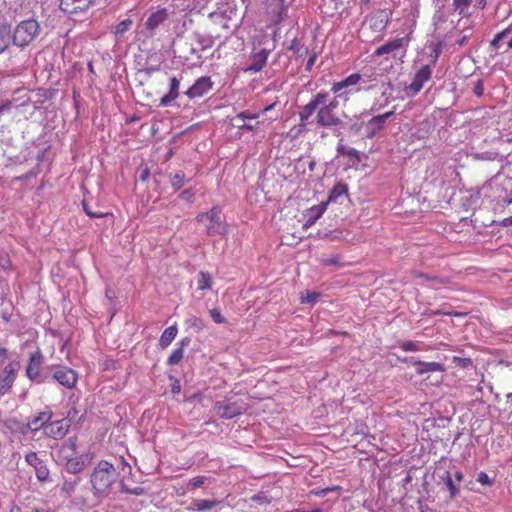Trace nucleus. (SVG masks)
Returning <instances> with one entry per match:
<instances>
[{
  "instance_id": "obj_1",
  "label": "nucleus",
  "mask_w": 512,
  "mask_h": 512,
  "mask_svg": "<svg viewBox=\"0 0 512 512\" xmlns=\"http://www.w3.org/2000/svg\"><path fill=\"white\" fill-rule=\"evenodd\" d=\"M116 476V469L112 463L106 460L99 461L90 476L94 495L97 497L107 496L116 481Z\"/></svg>"
},
{
  "instance_id": "obj_2",
  "label": "nucleus",
  "mask_w": 512,
  "mask_h": 512,
  "mask_svg": "<svg viewBox=\"0 0 512 512\" xmlns=\"http://www.w3.org/2000/svg\"><path fill=\"white\" fill-rule=\"evenodd\" d=\"M362 76L359 73H352L345 79L334 82L331 86V92L334 94V98L338 101H349L350 97L360 92L358 87Z\"/></svg>"
},
{
  "instance_id": "obj_3",
  "label": "nucleus",
  "mask_w": 512,
  "mask_h": 512,
  "mask_svg": "<svg viewBox=\"0 0 512 512\" xmlns=\"http://www.w3.org/2000/svg\"><path fill=\"white\" fill-rule=\"evenodd\" d=\"M39 33L40 25L36 20H23L15 27L12 40L14 45L23 48L29 45Z\"/></svg>"
},
{
  "instance_id": "obj_4",
  "label": "nucleus",
  "mask_w": 512,
  "mask_h": 512,
  "mask_svg": "<svg viewBox=\"0 0 512 512\" xmlns=\"http://www.w3.org/2000/svg\"><path fill=\"white\" fill-rule=\"evenodd\" d=\"M195 220L197 222L208 220L206 225L208 235H226L228 233V224L222 219L219 207L215 206L207 212L197 214Z\"/></svg>"
},
{
  "instance_id": "obj_5",
  "label": "nucleus",
  "mask_w": 512,
  "mask_h": 512,
  "mask_svg": "<svg viewBox=\"0 0 512 512\" xmlns=\"http://www.w3.org/2000/svg\"><path fill=\"white\" fill-rule=\"evenodd\" d=\"M339 101L332 99L328 104L322 105L316 114V123L321 127H337L342 120L338 114Z\"/></svg>"
},
{
  "instance_id": "obj_6",
  "label": "nucleus",
  "mask_w": 512,
  "mask_h": 512,
  "mask_svg": "<svg viewBox=\"0 0 512 512\" xmlns=\"http://www.w3.org/2000/svg\"><path fill=\"white\" fill-rule=\"evenodd\" d=\"M19 362L12 361L8 363L0 373V395L9 393L16 379Z\"/></svg>"
},
{
  "instance_id": "obj_7",
  "label": "nucleus",
  "mask_w": 512,
  "mask_h": 512,
  "mask_svg": "<svg viewBox=\"0 0 512 512\" xmlns=\"http://www.w3.org/2000/svg\"><path fill=\"white\" fill-rule=\"evenodd\" d=\"M408 45V40L405 38H395L392 40H389L385 44L379 46L374 52V57H380L384 55H392L395 57L397 55L398 51H403V54H405L406 47Z\"/></svg>"
},
{
  "instance_id": "obj_8",
  "label": "nucleus",
  "mask_w": 512,
  "mask_h": 512,
  "mask_svg": "<svg viewBox=\"0 0 512 512\" xmlns=\"http://www.w3.org/2000/svg\"><path fill=\"white\" fill-rule=\"evenodd\" d=\"M432 76V69L429 65H423L414 75V78L409 86L406 87V91L409 95L414 96L424 86V83L427 82Z\"/></svg>"
},
{
  "instance_id": "obj_9",
  "label": "nucleus",
  "mask_w": 512,
  "mask_h": 512,
  "mask_svg": "<svg viewBox=\"0 0 512 512\" xmlns=\"http://www.w3.org/2000/svg\"><path fill=\"white\" fill-rule=\"evenodd\" d=\"M69 429V420L60 419L52 421L51 419L48 425L45 426L44 435L55 440H60L67 435Z\"/></svg>"
},
{
  "instance_id": "obj_10",
  "label": "nucleus",
  "mask_w": 512,
  "mask_h": 512,
  "mask_svg": "<svg viewBox=\"0 0 512 512\" xmlns=\"http://www.w3.org/2000/svg\"><path fill=\"white\" fill-rule=\"evenodd\" d=\"M214 410L220 418L231 419L242 414L245 408L237 402H216Z\"/></svg>"
},
{
  "instance_id": "obj_11",
  "label": "nucleus",
  "mask_w": 512,
  "mask_h": 512,
  "mask_svg": "<svg viewBox=\"0 0 512 512\" xmlns=\"http://www.w3.org/2000/svg\"><path fill=\"white\" fill-rule=\"evenodd\" d=\"M91 460H92L91 454L78 453L73 458L62 463V465L65 466V469L68 473L79 474L85 470V468L90 464Z\"/></svg>"
},
{
  "instance_id": "obj_12",
  "label": "nucleus",
  "mask_w": 512,
  "mask_h": 512,
  "mask_svg": "<svg viewBox=\"0 0 512 512\" xmlns=\"http://www.w3.org/2000/svg\"><path fill=\"white\" fill-rule=\"evenodd\" d=\"M78 453V438L76 436H72L61 444L57 452V458L58 461L62 464L76 456Z\"/></svg>"
},
{
  "instance_id": "obj_13",
  "label": "nucleus",
  "mask_w": 512,
  "mask_h": 512,
  "mask_svg": "<svg viewBox=\"0 0 512 512\" xmlns=\"http://www.w3.org/2000/svg\"><path fill=\"white\" fill-rule=\"evenodd\" d=\"M213 82L209 76H203L198 78L195 83L185 92L190 98H198L205 95L209 90L212 89Z\"/></svg>"
},
{
  "instance_id": "obj_14",
  "label": "nucleus",
  "mask_w": 512,
  "mask_h": 512,
  "mask_svg": "<svg viewBox=\"0 0 512 512\" xmlns=\"http://www.w3.org/2000/svg\"><path fill=\"white\" fill-rule=\"evenodd\" d=\"M53 378L67 389L75 387L78 376L76 372L68 367H61L53 373Z\"/></svg>"
},
{
  "instance_id": "obj_15",
  "label": "nucleus",
  "mask_w": 512,
  "mask_h": 512,
  "mask_svg": "<svg viewBox=\"0 0 512 512\" xmlns=\"http://www.w3.org/2000/svg\"><path fill=\"white\" fill-rule=\"evenodd\" d=\"M26 462L33 466L36 471V477L39 481L44 482L49 478V469L36 452H30L25 456Z\"/></svg>"
},
{
  "instance_id": "obj_16",
  "label": "nucleus",
  "mask_w": 512,
  "mask_h": 512,
  "mask_svg": "<svg viewBox=\"0 0 512 512\" xmlns=\"http://www.w3.org/2000/svg\"><path fill=\"white\" fill-rule=\"evenodd\" d=\"M95 0H61L60 9L68 14H77L89 9Z\"/></svg>"
},
{
  "instance_id": "obj_17",
  "label": "nucleus",
  "mask_w": 512,
  "mask_h": 512,
  "mask_svg": "<svg viewBox=\"0 0 512 512\" xmlns=\"http://www.w3.org/2000/svg\"><path fill=\"white\" fill-rule=\"evenodd\" d=\"M52 417V410L47 408L46 410L39 412L36 416L31 417L27 422V426L32 432L43 430L44 434L45 426L48 425V422L52 419Z\"/></svg>"
},
{
  "instance_id": "obj_18",
  "label": "nucleus",
  "mask_w": 512,
  "mask_h": 512,
  "mask_svg": "<svg viewBox=\"0 0 512 512\" xmlns=\"http://www.w3.org/2000/svg\"><path fill=\"white\" fill-rule=\"evenodd\" d=\"M44 357L40 350L35 351L30 355L27 367L26 376L34 381L40 376V369L43 364Z\"/></svg>"
},
{
  "instance_id": "obj_19",
  "label": "nucleus",
  "mask_w": 512,
  "mask_h": 512,
  "mask_svg": "<svg viewBox=\"0 0 512 512\" xmlns=\"http://www.w3.org/2000/svg\"><path fill=\"white\" fill-rule=\"evenodd\" d=\"M370 28L375 32L383 31L389 23V15L385 10H379L367 17Z\"/></svg>"
},
{
  "instance_id": "obj_20",
  "label": "nucleus",
  "mask_w": 512,
  "mask_h": 512,
  "mask_svg": "<svg viewBox=\"0 0 512 512\" xmlns=\"http://www.w3.org/2000/svg\"><path fill=\"white\" fill-rule=\"evenodd\" d=\"M391 115H393L392 111L371 118L366 124L367 137H373L376 133L382 130L386 120Z\"/></svg>"
},
{
  "instance_id": "obj_21",
  "label": "nucleus",
  "mask_w": 512,
  "mask_h": 512,
  "mask_svg": "<svg viewBox=\"0 0 512 512\" xmlns=\"http://www.w3.org/2000/svg\"><path fill=\"white\" fill-rule=\"evenodd\" d=\"M180 81L174 76L170 79L169 92L160 99L161 106L170 105L179 96Z\"/></svg>"
},
{
  "instance_id": "obj_22",
  "label": "nucleus",
  "mask_w": 512,
  "mask_h": 512,
  "mask_svg": "<svg viewBox=\"0 0 512 512\" xmlns=\"http://www.w3.org/2000/svg\"><path fill=\"white\" fill-rule=\"evenodd\" d=\"M168 17V13L166 9H159L156 12L152 13L146 20V27L149 30L156 29L159 25H161Z\"/></svg>"
},
{
  "instance_id": "obj_23",
  "label": "nucleus",
  "mask_w": 512,
  "mask_h": 512,
  "mask_svg": "<svg viewBox=\"0 0 512 512\" xmlns=\"http://www.w3.org/2000/svg\"><path fill=\"white\" fill-rule=\"evenodd\" d=\"M220 501L218 500H209V499H199L194 500L190 506L186 508L187 511H207L215 508Z\"/></svg>"
},
{
  "instance_id": "obj_24",
  "label": "nucleus",
  "mask_w": 512,
  "mask_h": 512,
  "mask_svg": "<svg viewBox=\"0 0 512 512\" xmlns=\"http://www.w3.org/2000/svg\"><path fill=\"white\" fill-rule=\"evenodd\" d=\"M413 364L415 366H418V368L416 369V373L418 375H423L428 372H438L444 370L443 365L438 362H424L421 360H417Z\"/></svg>"
},
{
  "instance_id": "obj_25",
  "label": "nucleus",
  "mask_w": 512,
  "mask_h": 512,
  "mask_svg": "<svg viewBox=\"0 0 512 512\" xmlns=\"http://www.w3.org/2000/svg\"><path fill=\"white\" fill-rule=\"evenodd\" d=\"M268 58V51L261 50L253 55V62L246 68V71L259 72L266 65Z\"/></svg>"
},
{
  "instance_id": "obj_26",
  "label": "nucleus",
  "mask_w": 512,
  "mask_h": 512,
  "mask_svg": "<svg viewBox=\"0 0 512 512\" xmlns=\"http://www.w3.org/2000/svg\"><path fill=\"white\" fill-rule=\"evenodd\" d=\"M190 340L184 338L180 341V347L174 349L167 359V364L170 366L177 365L184 357V348L189 344Z\"/></svg>"
},
{
  "instance_id": "obj_27",
  "label": "nucleus",
  "mask_w": 512,
  "mask_h": 512,
  "mask_svg": "<svg viewBox=\"0 0 512 512\" xmlns=\"http://www.w3.org/2000/svg\"><path fill=\"white\" fill-rule=\"evenodd\" d=\"M178 333V328L176 325H172L168 328H166L163 333L161 334L159 345L162 349L167 348L172 341L176 338Z\"/></svg>"
},
{
  "instance_id": "obj_28",
  "label": "nucleus",
  "mask_w": 512,
  "mask_h": 512,
  "mask_svg": "<svg viewBox=\"0 0 512 512\" xmlns=\"http://www.w3.org/2000/svg\"><path fill=\"white\" fill-rule=\"evenodd\" d=\"M414 277L424 279L432 283L431 287L436 288L439 285H446L450 283V279L448 277L442 276H429L427 274L421 272H414Z\"/></svg>"
},
{
  "instance_id": "obj_29",
  "label": "nucleus",
  "mask_w": 512,
  "mask_h": 512,
  "mask_svg": "<svg viewBox=\"0 0 512 512\" xmlns=\"http://www.w3.org/2000/svg\"><path fill=\"white\" fill-rule=\"evenodd\" d=\"M348 193V187L345 183H337L330 192L328 202H336L340 197Z\"/></svg>"
},
{
  "instance_id": "obj_30",
  "label": "nucleus",
  "mask_w": 512,
  "mask_h": 512,
  "mask_svg": "<svg viewBox=\"0 0 512 512\" xmlns=\"http://www.w3.org/2000/svg\"><path fill=\"white\" fill-rule=\"evenodd\" d=\"M11 31L8 26H0V54L6 51L10 45Z\"/></svg>"
},
{
  "instance_id": "obj_31",
  "label": "nucleus",
  "mask_w": 512,
  "mask_h": 512,
  "mask_svg": "<svg viewBox=\"0 0 512 512\" xmlns=\"http://www.w3.org/2000/svg\"><path fill=\"white\" fill-rule=\"evenodd\" d=\"M198 290H208L212 288L213 280L208 272L200 271L198 273Z\"/></svg>"
},
{
  "instance_id": "obj_32",
  "label": "nucleus",
  "mask_w": 512,
  "mask_h": 512,
  "mask_svg": "<svg viewBox=\"0 0 512 512\" xmlns=\"http://www.w3.org/2000/svg\"><path fill=\"white\" fill-rule=\"evenodd\" d=\"M326 206H327V202L326 203H321L320 205H316V206H313L311 209H310V217L309 219L307 220L306 224L304 225L305 227L307 226H310L312 225L318 218H320L322 216V214L325 212L326 210Z\"/></svg>"
},
{
  "instance_id": "obj_33",
  "label": "nucleus",
  "mask_w": 512,
  "mask_h": 512,
  "mask_svg": "<svg viewBox=\"0 0 512 512\" xmlns=\"http://www.w3.org/2000/svg\"><path fill=\"white\" fill-rule=\"evenodd\" d=\"M82 206H83L84 212L90 218H107V217L114 218V214L112 212H96V211H94V209H91L85 200H83Z\"/></svg>"
},
{
  "instance_id": "obj_34",
  "label": "nucleus",
  "mask_w": 512,
  "mask_h": 512,
  "mask_svg": "<svg viewBox=\"0 0 512 512\" xmlns=\"http://www.w3.org/2000/svg\"><path fill=\"white\" fill-rule=\"evenodd\" d=\"M472 4V0H453L454 10L461 16L468 15V10L470 5Z\"/></svg>"
},
{
  "instance_id": "obj_35",
  "label": "nucleus",
  "mask_w": 512,
  "mask_h": 512,
  "mask_svg": "<svg viewBox=\"0 0 512 512\" xmlns=\"http://www.w3.org/2000/svg\"><path fill=\"white\" fill-rule=\"evenodd\" d=\"M512 33V25H509L507 28H505L504 30L498 32L495 37L493 38V40L490 42V46L494 49H499L500 47V42L506 38L508 35H510Z\"/></svg>"
},
{
  "instance_id": "obj_36",
  "label": "nucleus",
  "mask_w": 512,
  "mask_h": 512,
  "mask_svg": "<svg viewBox=\"0 0 512 512\" xmlns=\"http://www.w3.org/2000/svg\"><path fill=\"white\" fill-rule=\"evenodd\" d=\"M270 5H274L272 12L275 13L278 17H282L283 14L287 12V7L285 5V0H267Z\"/></svg>"
},
{
  "instance_id": "obj_37",
  "label": "nucleus",
  "mask_w": 512,
  "mask_h": 512,
  "mask_svg": "<svg viewBox=\"0 0 512 512\" xmlns=\"http://www.w3.org/2000/svg\"><path fill=\"white\" fill-rule=\"evenodd\" d=\"M133 21L130 18H126L122 20L120 23H118L114 28V34L116 36H122L124 33H126L132 26Z\"/></svg>"
},
{
  "instance_id": "obj_38",
  "label": "nucleus",
  "mask_w": 512,
  "mask_h": 512,
  "mask_svg": "<svg viewBox=\"0 0 512 512\" xmlns=\"http://www.w3.org/2000/svg\"><path fill=\"white\" fill-rule=\"evenodd\" d=\"M320 294L314 291L306 290L301 293L300 301L301 303L314 304L317 302Z\"/></svg>"
},
{
  "instance_id": "obj_39",
  "label": "nucleus",
  "mask_w": 512,
  "mask_h": 512,
  "mask_svg": "<svg viewBox=\"0 0 512 512\" xmlns=\"http://www.w3.org/2000/svg\"><path fill=\"white\" fill-rule=\"evenodd\" d=\"M320 263L323 266H342L341 256L338 254L331 255L329 257H322Z\"/></svg>"
},
{
  "instance_id": "obj_40",
  "label": "nucleus",
  "mask_w": 512,
  "mask_h": 512,
  "mask_svg": "<svg viewBox=\"0 0 512 512\" xmlns=\"http://www.w3.org/2000/svg\"><path fill=\"white\" fill-rule=\"evenodd\" d=\"M121 492L135 495V496H141L145 493V489L141 486H136L134 488L129 487L124 481H121L120 483Z\"/></svg>"
},
{
  "instance_id": "obj_41",
  "label": "nucleus",
  "mask_w": 512,
  "mask_h": 512,
  "mask_svg": "<svg viewBox=\"0 0 512 512\" xmlns=\"http://www.w3.org/2000/svg\"><path fill=\"white\" fill-rule=\"evenodd\" d=\"M327 97H328V92L321 91V92H318L310 101L317 108H320L322 105L327 104L326 103Z\"/></svg>"
},
{
  "instance_id": "obj_42",
  "label": "nucleus",
  "mask_w": 512,
  "mask_h": 512,
  "mask_svg": "<svg viewBox=\"0 0 512 512\" xmlns=\"http://www.w3.org/2000/svg\"><path fill=\"white\" fill-rule=\"evenodd\" d=\"M444 481H445V484L450 492L451 497L456 496L458 493V488L454 484L450 472L447 471L445 473Z\"/></svg>"
},
{
  "instance_id": "obj_43",
  "label": "nucleus",
  "mask_w": 512,
  "mask_h": 512,
  "mask_svg": "<svg viewBox=\"0 0 512 512\" xmlns=\"http://www.w3.org/2000/svg\"><path fill=\"white\" fill-rule=\"evenodd\" d=\"M185 179V174L183 172L176 173L170 179L171 185L175 190H178L182 187Z\"/></svg>"
},
{
  "instance_id": "obj_44",
  "label": "nucleus",
  "mask_w": 512,
  "mask_h": 512,
  "mask_svg": "<svg viewBox=\"0 0 512 512\" xmlns=\"http://www.w3.org/2000/svg\"><path fill=\"white\" fill-rule=\"evenodd\" d=\"M400 348L405 352H415L421 350L419 344L411 340L402 342Z\"/></svg>"
},
{
  "instance_id": "obj_45",
  "label": "nucleus",
  "mask_w": 512,
  "mask_h": 512,
  "mask_svg": "<svg viewBox=\"0 0 512 512\" xmlns=\"http://www.w3.org/2000/svg\"><path fill=\"white\" fill-rule=\"evenodd\" d=\"M317 107L309 101L306 105L303 106L299 115H303L304 117L311 118V116L315 113Z\"/></svg>"
},
{
  "instance_id": "obj_46",
  "label": "nucleus",
  "mask_w": 512,
  "mask_h": 512,
  "mask_svg": "<svg viewBox=\"0 0 512 512\" xmlns=\"http://www.w3.org/2000/svg\"><path fill=\"white\" fill-rule=\"evenodd\" d=\"M338 152L341 155H346V156H349L351 158H358V154H359L356 149L350 148V147H347V146H344V145H339Z\"/></svg>"
},
{
  "instance_id": "obj_47",
  "label": "nucleus",
  "mask_w": 512,
  "mask_h": 512,
  "mask_svg": "<svg viewBox=\"0 0 512 512\" xmlns=\"http://www.w3.org/2000/svg\"><path fill=\"white\" fill-rule=\"evenodd\" d=\"M309 119L308 117H304L303 115H299V124H298V127H297V132L296 134H301L303 133L304 131L307 130V126L309 125Z\"/></svg>"
},
{
  "instance_id": "obj_48",
  "label": "nucleus",
  "mask_w": 512,
  "mask_h": 512,
  "mask_svg": "<svg viewBox=\"0 0 512 512\" xmlns=\"http://www.w3.org/2000/svg\"><path fill=\"white\" fill-rule=\"evenodd\" d=\"M210 316L213 321L217 324H222L225 322L224 316L221 314L220 310L217 308H213L210 310Z\"/></svg>"
},
{
  "instance_id": "obj_49",
  "label": "nucleus",
  "mask_w": 512,
  "mask_h": 512,
  "mask_svg": "<svg viewBox=\"0 0 512 512\" xmlns=\"http://www.w3.org/2000/svg\"><path fill=\"white\" fill-rule=\"evenodd\" d=\"M453 363L456 364V366L466 368L472 365V360L470 358H462L458 356L453 357Z\"/></svg>"
},
{
  "instance_id": "obj_50",
  "label": "nucleus",
  "mask_w": 512,
  "mask_h": 512,
  "mask_svg": "<svg viewBox=\"0 0 512 512\" xmlns=\"http://www.w3.org/2000/svg\"><path fill=\"white\" fill-rule=\"evenodd\" d=\"M205 481H206V477L196 476L189 481V487L191 489H195L197 487L202 486L205 483Z\"/></svg>"
},
{
  "instance_id": "obj_51",
  "label": "nucleus",
  "mask_w": 512,
  "mask_h": 512,
  "mask_svg": "<svg viewBox=\"0 0 512 512\" xmlns=\"http://www.w3.org/2000/svg\"><path fill=\"white\" fill-rule=\"evenodd\" d=\"M195 192L192 188L182 191L179 197L187 202H193Z\"/></svg>"
},
{
  "instance_id": "obj_52",
  "label": "nucleus",
  "mask_w": 512,
  "mask_h": 512,
  "mask_svg": "<svg viewBox=\"0 0 512 512\" xmlns=\"http://www.w3.org/2000/svg\"><path fill=\"white\" fill-rule=\"evenodd\" d=\"M425 315L427 316H436V315H449V316H459V313H452L448 311H442V310H429L425 312Z\"/></svg>"
},
{
  "instance_id": "obj_53",
  "label": "nucleus",
  "mask_w": 512,
  "mask_h": 512,
  "mask_svg": "<svg viewBox=\"0 0 512 512\" xmlns=\"http://www.w3.org/2000/svg\"><path fill=\"white\" fill-rule=\"evenodd\" d=\"M258 117H259L258 114H252L249 111L240 112L236 116L237 119H242V120H253V119H257Z\"/></svg>"
},
{
  "instance_id": "obj_54",
  "label": "nucleus",
  "mask_w": 512,
  "mask_h": 512,
  "mask_svg": "<svg viewBox=\"0 0 512 512\" xmlns=\"http://www.w3.org/2000/svg\"><path fill=\"white\" fill-rule=\"evenodd\" d=\"M477 481L482 485H491L492 481L485 472H480L477 477Z\"/></svg>"
},
{
  "instance_id": "obj_55",
  "label": "nucleus",
  "mask_w": 512,
  "mask_h": 512,
  "mask_svg": "<svg viewBox=\"0 0 512 512\" xmlns=\"http://www.w3.org/2000/svg\"><path fill=\"white\" fill-rule=\"evenodd\" d=\"M78 416V411L76 408H72L67 412L65 420H69V424L71 425V422H73Z\"/></svg>"
},
{
  "instance_id": "obj_56",
  "label": "nucleus",
  "mask_w": 512,
  "mask_h": 512,
  "mask_svg": "<svg viewBox=\"0 0 512 512\" xmlns=\"http://www.w3.org/2000/svg\"><path fill=\"white\" fill-rule=\"evenodd\" d=\"M259 122H256L255 124L251 123H244L243 125L239 126L240 129H245L250 132H254L258 128Z\"/></svg>"
},
{
  "instance_id": "obj_57",
  "label": "nucleus",
  "mask_w": 512,
  "mask_h": 512,
  "mask_svg": "<svg viewBox=\"0 0 512 512\" xmlns=\"http://www.w3.org/2000/svg\"><path fill=\"white\" fill-rule=\"evenodd\" d=\"M0 266H1L3 269H8V268H10V266H11L10 259H9L7 256L0 258Z\"/></svg>"
},
{
  "instance_id": "obj_58",
  "label": "nucleus",
  "mask_w": 512,
  "mask_h": 512,
  "mask_svg": "<svg viewBox=\"0 0 512 512\" xmlns=\"http://www.w3.org/2000/svg\"><path fill=\"white\" fill-rule=\"evenodd\" d=\"M483 91H484V89H483L482 82L479 81L477 83V85L475 86V88H474V93H475L476 96L480 97V96L483 95Z\"/></svg>"
},
{
  "instance_id": "obj_59",
  "label": "nucleus",
  "mask_w": 512,
  "mask_h": 512,
  "mask_svg": "<svg viewBox=\"0 0 512 512\" xmlns=\"http://www.w3.org/2000/svg\"><path fill=\"white\" fill-rule=\"evenodd\" d=\"M316 58H317L316 54H313L312 56L309 57V59L307 61V65H306L307 70H311L312 66L314 65V63L316 61Z\"/></svg>"
},
{
  "instance_id": "obj_60",
  "label": "nucleus",
  "mask_w": 512,
  "mask_h": 512,
  "mask_svg": "<svg viewBox=\"0 0 512 512\" xmlns=\"http://www.w3.org/2000/svg\"><path fill=\"white\" fill-rule=\"evenodd\" d=\"M8 357V350L6 348H0V364L4 363V361Z\"/></svg>"
},
{
  "instance_id": "obj_61",
  "label": "nucleus",
  "mask_w": 512,
  "mask_h": 512,
  "mask_svg": "<svg viewBox=\"0 0 512 512\" xmlns=\"http://www.w3.org/2000/svg\"><path fill=\"white\" fill-rule=\"evenodd\" d=\"M10 107H11V102L10 101H7L6 103L0 105V113L5 111V110H8Z\"/></svg>"
},
{
  "instance_id": "obj_62",
  "label": "nucleus",
  "mask_w": 512,
  "mask_h": 512,
  "mask_svg": "<svg viewBox=\"0 0 512 512\" xmlns=\"http://www.w3.org/2000/svg\"><path fill=\"white\" fill-rule=\"evenodd\" d=\"M63 489L66 491H73L74 490V484L73 483H64Z\"/></svg>"
},
{
  "instance_id": "obj_63",
  "label": "nucleus",
  "mask_w": 512,
  "mask_h": 512,
  "mask_svg": "<svg viewBox=\"0 0 512 512\" xmlns=\"http://www.w3.org/2000/svg\"><path fill=\"white\" fill-rule=\"evenodd\" d=\"M502 225H503V226H510V225H512V217L505 218V219L502 221Z\"/></svg>"
},
{
  "instance_id": "obj_64",
  "label": "nucleus",
  "mask_w": 512,
  "mask_h": 512,
  "mask_svg": "<svg viewBox=\"0 0 512 512\" xmlns=\"http://www.w3.org/2000/svg\"><path fill=\"white\" fill-rule=\"evenodd\" d=\"M454 476H455V479H456L458 482H461V481L463 480V477H464V476H463V473H462V472H460V471L456 472Z\"/></svg>"
}]
</instances>
